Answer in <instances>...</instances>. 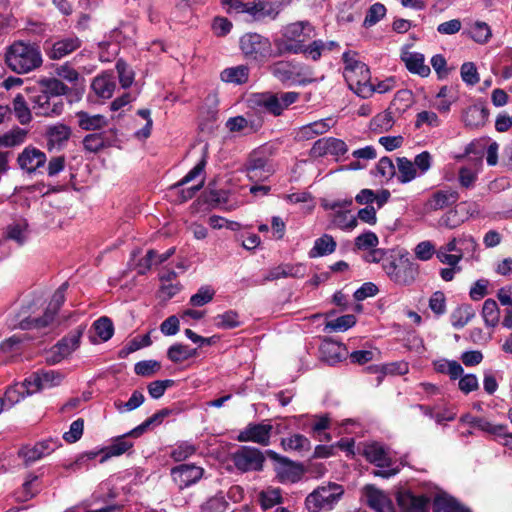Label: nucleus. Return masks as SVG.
<instances>
[{
    "label": "nucleus",
    "mask_w": 512,
    "mask_h": 512,
    "mask_svg": "<svg viewBox=\"0 0 512 512\" xmlns=\"http://www.w3.org/2000/svg\"><path fill=\"white\" fill-rule=\"evenodd\" d=\"M197 355L196 348H190L184 344H174L167 352L168 358L174 363H181Z\"/></svg>",
    "instance_id": "nucleus-42"
},
{
    "label": "nucleus",
    "mask_w": 512,
    "mask_h": 512,
    "mask_svg": "<svg viewBox=\"0 0 512 512\" xmlns=\"http://www.w3.org/2000/svg\"><path fill=\"white\" fill-rule=\"evenodd\" d=\"M116 70L118 72L121 86L123 88H128L129 86H131L134 80V73L128 67V65L124 61L119 60L116 63Z\"/></svg>",
    "instance_id": "nucleus-63"
},
{
    "label": "nucleus",
    "mask_w": 512,
    "mask_h": 512,
    "mask_svg": "<svg viewBox=\"0 0 512 512\" xmlns=\"http://www.w3.org/2000/svg\"><path fill=\"white\" fill-rule=\"evenodd\" d=\"M313 27L308 21H297L284 26L281 30L282 37L275 40L278 54H293L295 46H303L311 37Z\"/></svg>",
    "instance_id": "nucleus-4"
},
{
    "label": "nucleus",
    "mask_w": 512,
    "mask_h": 512,
    "mask_svg": "<svg viewBox=\"0 0 512 512\" xmlns=\"http://www.w3.org/2000/svg\"><path fill=\"white\" fill-rule=\"evenodd\" d=\"M27 224L24 222L13 223L6 228V238L23 245L26 241Z\"/></svg>",
    "instance_id": "nucleus-54"
},
{
    "label": "nucleus",
    "mask_w": 512,
    "mask_h": 512,
    "mask_svg": "<svg viewBox=\"0 0 512 512\" xmlns=\"http://www.w3.org/2000/svg\"><path fill=\"white\" fill-rule=\"evenodd\" d=\"M401 60L405 63L409 72L421 77H428L431 73L430 67L425 64V57L418 52H402Z\"/></svg>",
    "instance_id": "nucleus-25"
},
{
    "label": "nucleus",
    "mask_w": 512,
    "mask_h": 512,
    "mask_svg": "<svg viewBox=\"0 0 512 512\" xmlns=\"http://www.w3.org/2000/svg\"><path fill=\"white\" fill-rule=\"evenodd\" d=\"M292 49L293 54H303L307 59L318 61L324 53L323 40H314L309 44L303 46H295Z\"/></svg>",
    "instance_id": "nucleus-41"
},
{
    "label": "nucleus",
    "mask_w": 512,
    "mask_h": 512,
    "mask_svg": "<svg viewBox=\"0 0 512 512\" xmlns=\"http://www.w3.org/2000/svg\"><path fill=\"white\" fill-rule=\"evenodd\" d=\"M40 86L42 88L41 90L51 96L54 102H63L60 97L66 95L69 91V88L56 78L43 79L40 81Z\"/></svg>",
    "instance_id": "nucleus-36"
},
{
    "label": "nucleus",
    "mask_w": 512,
    "mask_h": 512,
    "mask_svg": "<svg viewBox=\"0 0 512 512\" xmlns=\"http://www.w3.org/2000/svg\"><path fill=\"white\" fill-rule=\"evenodd\" d=\"M215 295V290L211 286H202L191 296L190 304L195 307H201L211 302Z\"/></svg>",
    "instance_id": "nucleus-56"
},
{
    "label": "nucleus",
    "mask_w": 512,
    "mask_h": 512,
    "mask_svg": "<svg viewBox=\"0 0 512 512\" xmlns=\"http://www.w3.org/2000/svg\"><path fill=\"white\" fill-rule=\"evenodd\" d=\"M356 319L354 315L347 314L326 323V329L331 331H346L354 326Z\"/></svg>",
    "instance_id": "nucleus-60"
},
{
    "label": "nucleus",
    "mask_w": 512,
    "mask_h": 512,
    "mask_svg": "<svg viewBox=\"0 0 512 512\" xmlns=\"http://www.w3.org/2000/svg\"><path fill=\"white\" fill-rule=\"evenodd\" d=\"M28 394V385H26V380L23 383H16L14 385L9 386L4 394V406L11 408L15 404L19 403L25 396Z\"/></svg>",
    "instance_id": "nucleus-39"
},
{
    "label": "nucleus",
    "mask_w": 512,
    "mask_h": 512,
    "mask_svg": "<svg viewBox=\"0 0 512 512\" xmlns=\"http://www.w3.org/2000/svg\"><path fill=\"white\" fill-rule=\"evenodd\" d=\"M461 78L467 85H475L479 82L477 68L472 62H465L461 66Z\"/></svg>",
    "instance_id": "nucleus-64"
},
{
    "label": "nucleus",
    "mask_w": 512,
    "mask_h": 512,
    "mask_svg": "<svg viewBox=\"0 0 512 512\" xmlns=\"http://www.w3.org/2000/svg\"><path fill=\"white\" fill-rule=\"evenodd\" d=\"M47 161L46 155L41 150L28 146L18 156L17 162L21 169L28 173H34L43 167Z\"/></svg>",
    "instance_id": "nucleus-17"
},
{
    "label": "nucleus",
    "mask_w": 512,
    "mask_h": 512,
    "mask_svg": "<svg viewBox=\"0 0 512 512\" xmlns=\"http://www.w3.org/2000/svg\"><path fill=\"white\" fill-rule=\"evenodd\" d=\"M26 94L29 102L32 103V109L36 115L40 116H59L63 109V102H54L51 96L42 90L35 88H26Z\"/></svg>",
    "instance_id": "nucleus-10"
},
{
    "label": "nucleus",
    "mask_w": 512,
    "mask_h": 512,
    "mask_svg": "<svg viewBox=\"0 0 512 512\" xmlns=\"http://www.w3.org/2000/svg\"><path fill=\"white\" fill-rule=\"evenodd\" d=\"M259 502L264 510L270 509L282 502L281 491L278 488H268L259 494Z\"/></svg>",
    "instance_id": "nucleus-50"
},
{
    "label": "nucleus",
    "mask_w": 512,
    "mask_h": 512,
    "mask_svg": "<svg viewBox=\"0 0 512 512\" xmlns=\"http://www.w3.org/2000/svg\"><path fill=\"white\" fill-rule=\"evenodd\" d=\"M382 268L391 281L402 286L412 284L419 274L418 264L404 256L391 258Z\"/></svg>",
    "instance_id": "nucleus-6"
},
{
    "label": "nucleus",
    "mask_w": 512,
    "mask_h": 512,
    "mask_svg": "<svg viewBox=\"0 0 512 512\" xmlns=\"http://www.w3.org/2000/svg\"><path fill=\"white\" fill-rule=\"evenodd\" d=\"M239 47L244 57L250 61L264 62L273 55L269 38L256 32L242 35L239 39Z\"/></svg>",
    "instance_id": "nucleus-5"
},
{
    "label": "nucleus",
    "mask_w": 512,
    "mask_h": 512,
    "mask_svg": "<svg viewBox=\"0 0 512 512\" xmlns=\"http://www.w3.org/2000/svg\"><path fill=\"white\" fill-rule=\"evenodd\" d=\"M386 14V7L381 3H374L367 11L364 26L371 27L379 22Z\"/></svg>",
    "instance_id": "nucleus-59"
},
{
    "label": "nucleus",
    "mask_w": 512,
    "mask_h": 512,
    "mask_svg": "<svg viewBox=\"0 0 512 512\" xmlns=\"http://www.w3.org/2000/svg\"><path fill=\"white\" fill-rule=\"evenodd\" d=\"M459 199L456 190H437L426 200L424 208L427 212L442 210L455 204Z\"/></svg>",
    "instance_id": "nucleus-19"
},
{
    "label": "nucleus",
    "mask_w": 512,
    "mask_h": 512,
    "mask_svg": "<svg viewBox=\"0 0 512 512\" xmlns=\"http://www.w3.org/2000/svg\"><path fill=\"white\" fill-rule=\"evenodd\" d=\"M346 152V143L333 137L321 138L317 140L311 148V155L313 157H322L327 154L340 156Z\"/></svg>",
    "instance_id": "nucleus-18"
},
{
    "label": "nucleus",
    "mask_w": 512,
    "mask_h": 512,
    "mask_svg": "<svg viewBox=\"0 0 512 512\" xmlns=\"http://www.w3.org/2000/svg\"><path fill=\"white\" fill-rule=\"evenodd\" d=\"M93 328L102 341H108L114 333L112 321L108 317H101L93 324Z\"/></svg>",
    "instance_id": "nucleus-55"
},
{
    "label": "nucleus",
    "mask_w": 512,
    "mask_h": 512,
    "mask_svg": "<svg viewBox=\"0 0 512 512\" xmlns=\"http://www.w3.org/2000/svg\"><path fill=\"white\" fill-rule=\"evenodd\" d=\"M115 81L111 74H102L94 78L91 87L101 98H110L115 89Z\"/></svg>",
    "instance_id": "nucleus-37"
},
{
    "label": "nucleus",
    "mask_w": 512,
    "mask_h": 512,
    "mask_svg": "<svg viewBox=\"0 0 512 512\" xmlns=\"http://www.w3.org/2000/svg\"><path fill=\"white\" fill-rule=\"evenodd\" d=\"M299 93L294 91L281 94L262 93L254 95L252 102L258 107L264 108L267 112L279 116L283 110L295 103Z\"/></svg>",
    "instance_id": "nucleus-8"
},
{
    "label": "nucleus",
    "mask_w": 512,
    "mask_h": 512,
    "mask_svg": "<svg viewBox=\"0 0 512 512\" xmlns=\"http://www.w3.org/2000/svg\"><path fill=\"white\" fill-rule=\"evenodd\" d=\"M268 457L274 461V470L281 483H296L305 474L304 464L291 461L287 457L269 450Z\"/></svg>",
    "instance_id": "nucleus-9"
},
{
    "label": "nucleus",
    "mask_w": 512,
    "mask_h": 512,
    "mask_svg": "<svg viewBox=\"0 0 512 512\" xmlns=\"http://www.w3.org/2000/svg\"><path fill=\"white\" fill-rule=\"evenodd\" d=\"M469 35L476 43L486 44L492 37V31L486 22L476 21L471 26Z\"/></svg>",
    "instance_id": "nucleus-47"
},
{
    "label": "nucleus",
    "mask_w": 512,
    "mask_h": 512,
    "mask_svg": "<svg viewBox=\"0 0 512 512\" xmlns=\"http://www.w3.org/2000/svg\"><path fill=\"white\" fill-rule=\"evenodd\" d=\"M337 244L334 238L329 234H324L314 241V245L309 251L310 258H317L332 254L336 250Z\"/></svg>",
    "instance_id": "nucleus-35"
},
{
    "label": "nucleus",
    "mask_w": 512,
    "mask_h": 512,
    "mask_svg": "<svg viewBox=\"0 0 512 512\" xmlns=\"http://www.w3.org/2000/svg\"><path fill=\"white\" fill-rule=\"evenodd\" d=\"M333 455L332 450H314L313 455L304 464L305 473H309L314 478L322 477L327 469L322 462H318V459H326Z\"/></svg>",
    "instance_id": "nucleus-28"
},
{
    "label": "nucleus",
    "mask_w": 512,
    "mask_h": 512,
    "mask_svg": "<svg viewBox=\"0 0 512 512\" xmlns=\"http://www.w3.org/2000/svg\"><path fill=\"white\" fill-rule=\"evenodd\" d=\"M247 176L251 181H263L273 174L274 170L266 159L251 157L246 164Z\"/></svg>",
    "instance_id": "nucleus-24"
},
{
    "label": "nucleus",
    "mask_w": 512,
    "mask_h": 512,
    "mask_svg": "<svg viewBox=\"0 0 512 512\" xmlns=\"http://www.w3.org/2000/svg\"><path fill=\"white\" fill-rule=\"evenodd\" d=\"M145 400L143 393L139 390H135L129 400L125 403L121 401L115 402V407L119 412H129L140 407Z\"/></svg>",
    "instance_id": "nucleus-57"
},
{
    "label": "nucleus",
    "mask_w": 512,
    "mask_h": 512,
    "mask_svg": "<svg viewBox=\"0 0 512 512\" xmlns=\"http://www.w3.org/2000/svg\"><path fill=\"white\" fill-rule=\"evenodd\" d=\"M369 369L374 373L381 375H404L408 373L409 366L407 362L399 361L383 365L370 366Z\"/></svg>",
    "instance_id": "nucleus-45"
},
{
    "label": "nucleus",
    "mask_w": 512,
    "mask_h": 512,
    "mask_svg": "<svg viewBox=\"0 0 512 512\" xmlns=\"http://www.w3.org/2000/svg\"><path fill=\"white\" fill-rule=\"evenodd\" d=\"M28 96L26 90L24 93H18L12 101V109L15 117L22 124H28L32 120L31 110L28 107Z\"/></svg>",
    "instance_id": "nucleus-34"
},
{
    "label": "nucleus",
    "mask_w": 512,
    "mask_h": 512,
    "mask_svg": "<svg viewBox=\"0 0 512 512\" xmlns=\"http://www.w3.org/2000/svg\"><path fill=\"white\" fill-rule=\"evenodd\" d=\"M236 467L241 471L260 470L264 455L260 450H238L233 457Z\"/></svg>",
    "instance_id": "nucleus-20"
},
{
    "label": "nucleus",
    "mask_w": 512,
    "mask_h": 512,
    "mask_svg": "<svg viewBox=\"0 0 512 512\" xmlns=\"http://www.w3.org/2000/svg\"><path fill=\"white\" fill-rule=\"evenodd\" d=\"M175 253V248L168 249L165 253L158 254L155 250H149L141 259L140 266L149 269L153 264H161L167 261Z\"/></svg>",
    "instance_id": "nucleus-48"
},
{
    "label": "nucleus",
    "mask_w": 512,
    "mask_h": 512,
    "mask_svg": "<svg viewBox=\"0 0 512 512\" xmlns=\"http://www.w3.org/2000/svg\"><path fill=\"white\" fill-rule=\"evenodd\" d=\"M367 504L376 512H396L392 500L388 495L372 485L363 489Z\"/></svg>",
    "instance_id": "nucleus-15"
},
{
    "label": "nucleus",
    "mask_w": 512,
    "mask_h": 512,
    "mask_svg": "<svg viewBox=\"0 0 512 512\" xmlns=\"http://www.w3.org/2000/svg\"><path fill=\"white\" fill-rule=\"evenodd\" d=\"M333 224L343 230H353L358 221L356 217L349 214V211H338L333 216Z\"/></svg>",
    "instance_id": "nucleus-58"
},
{
    "label": "nucleus",
    "mask_w": 512,
    "mask_h": 512,
    "mask_svg": "<svg viewBox=\"0 0 512 512\" xmlns=\"http://www.w3.org/2000/svg\"><path fill=\"white\" fill-rule=\"evenodd\" d=\"M331 420L327 414L314 415L311 417V433L312 436L319 442L331 441V436L327 432L330 427Z\"/></svg>",
    "instance_id": "nucleus-31"
},
{
    "label": "nucleus",
    "mask_w": 512,
    "mask_h": 512,
    "mask_svg": "<svg viewBox=\"0 0 512 512\" xmlns=\"http://www.w3.org/2000/svg\"><path fill=\"white\" fill-rule=\"evenodd\" d=\"M398 180L401 183H408L416 178L417 170L412 161L405 157L397 158Z\"/></svg>",
    "instance_id": "nucleus-46"
},
{
    "label": "nucleus",
    "mask_w": 512,
    "mask_h": 512,
    "mask_svg": "<svg viewBox=\"0 0 512 512\" xmlns=\"http://www.w3.org/2000/svg\"><path fill=\"white\" fill-rule=\"evenodd\" d=\"M273 426L269 423H250L237 435L240 442H254L262 446L269 445Z\"/></svg>",
    "instance_id": "nucleus-13"
},
{
    "label": "nucleus",
    "mask_w": 512,
    "mask_h": 512,
    "mask_svg": "<svg viewBox=\"0 0 512 512\" xmlns=\"http://www.w3.org/2000/svg\"><path fill=\"white\" fill-rule=\"evenodd\" d=\"M47 147L49 150L63 148L71 137V129L65 124L49 126L46 131Z\"/></svg>",
    "instance_id": "nucleus-22"
},
{
    "label": "nucleus",
    "mask_w": 512,
    "mask_h": 512,
    "mask_svg": "<svg viewBox=\"0 0 512 512\" xmlns=\"http://www.w3.org/2000/svg\"><path fill=\"white\" fill-rule=\"evenodd\" d=\"M215 326L220 329H233L240 325L237 312L229 310L214 318Z\"/></svg>",
    "instance_id": "nucleus-52"
},
{
    "label": "nucleus",
    "mask_w": 512,
    "mask_h": 512,
    "mask_svg": "<svg viewBox=\"0 0 512 512\" xmlns=\"http://www.w3.org/2000/svg\"><path fill=\"white\" fill-rule=\"evenodd\" d=\"M343 61V75L349 88L363 98L371 95V88L368 87L371 77L367 65L351 57L349 53L343 54Z\"/></svg>",
    "instance_id": "nucleus-2"
},
{
    "label": "nucleus",
    "mask_w": 512,
    "mask_h": 512,
    "mask_svg": "<svg viewBox=\"0 0 512 512\" xmlns=\"http://www.w3.org/2000/svg\"><path fill=\"white\" fill-rule=\"evenodd\" d=\"M397 502L402 512H429V499L424 495L415 496L409 491L399 492Z\"/></svg>",
    "instance_id": "nucleus-21"
},
{
    "label": "nucleus",
    "mask_w": 512,
    "mask_h": 512,
    "mask_svg": "<svg viewBox=\"0 0 512 512\" xmlns=\"http://www.w3.org/2000/svg\"><path fill=\"white\" fill-rule=\"evenodd\" d=\"M63 375L54 370H41L32 373L26 379L28 394H34L44 389H50L61 384Z\"/></svg>",
    "instance_id": "nucleus-12"
},
{
    "label": "nucleus",
    "mask_w": 512,
    "mask_h": 512,
    "mask_svg": "<svg viewBox=\"0 0 512 512\" xmlns=\"http://www.w3.org/2000/svg\"><path fill=\"white\" fill-rule=\"evenodd\" d=\"M280 11L279 0H259L251 2L248 15L254 21H264L265 19H275Z\"/></svg>",
    "instance_id": "nucleus-16"
},
{
    "label": "nucleus",
    "mask_w": 512,
    "mask_h": 512,
    "mask_svg": "<svg viewBox=\"0 0 512 512\" xmlns=\"http://www.w3.org/2000/svg\"><path fill=\"white\" fill-rule=\"evenodd\" d=\"M344 488L334 482L318 486L305 499L306 508L310 512L329 511L339 502Z\"/></svg>",
    "instance_id": "nucleus-3"
},
{
    "label": "nucleus",
    "mask_w": 512,
    "mask_h": 512,
    "mask_svg": "<svg viewBox=\"0 0 512 512\" xmlns=\"http://www.w3.org/2000/svg\"><path fill=\"white\" fill-rule=\"evenodd\" d=\"M80 45L81 41L76 36L59 39L52 44L47 51V55L52 60H60L77 50Z\"/></svg>",
    "instance_id": "nucleus-23"
},
{
    "label": "nucleus",
    "mask_w": 512,
    "mask_h": 512,
    "mask_svg": "<svg viewBox=\"0 0 512 512\" xmlns=\"http://www.w3.org/2000/svg\"><path fill=\"white\" fill-rule=\"evenodd\" d=\"M333 121L330 118L321 119L307 125L302 126L299 129L298 136L301 139L309 140L317 135L326 133L332 126Z\"/></svg>",
    "instance_id": "nucleus-33"
},
{
    "label": "nucleus",
    "mask_w": 512,
    "mask_h": 512,
    "mask_svg": "<svg viewBox=\"0 0 512 512\" xmlns=\"http://www.w3.org/2000/svg\"><path fill=\"white\" fill-rule=\"evenodd\" d=\"M221 80L227 83L243 84L249 77V68L246 65H238L224 69L220 74Z\"/></svg>",
    "instance_id": "nucleus-40"
},
{
    "label": "nucleus",
    "mask_w": 512,
    "mask_h": 512,
    "mask_svg": "<svg viewBox=\"0 0 512 512\" xmlns=\"http://www.w3.org/2000/svg\"><path fill=\"white\" fill-rule=\"evenodd\" d=\"M67 288L68 283H63L53 294L44 315L42 317H28L24 319L21 321L20 327L22 329H42L52 324L58 310L65 301V292Z\"/></svg>",
    "instance_id": "nucleus-7"
},
{
    "label": "nucleus",
    "mask_w": 512,
    "mask_h": 512,
    "mask_svg": "<svg viewBox=\"0 0 512 512\" xmlns=\"http://www.w3.org/2000/svg\"><path fill=\"white\" fill-rule=\"evenodd\" d=\"M294 68L296 70L295 74V83L306 85L315 81L313 77L314 72L313 69L300 63H294Z\"/></svg>",
    "instance_id": "nucleus-61"
},
{
    "label": "nucleus",
    "mask_w": 512,
    "mask_h": 512,
    "mask_svg": "<svg viewBox=\"0 0 512 512\" xmlns=\"http://www.w3.org/2000/svg\"><path fill=\"white\" fill-rule=\"evenodd\" d=\"M42 62V54L36 44L15 41L6 49L5 63L15 73H29L39 68Z\"/></svg>",
    "instance_id": "nucleus-1"
},
{
    "label": "nucleus",
    "mask_w": 512,
    "mask_h": 512,
    "mask_svg": "<svg viewBox=\"0 0 512 512\" xmlns=\"http://www.w3.org/2000/svg\"><path fill=\"white\" fill-rule=\"evenodd\" d=\"M474 316L475 311L471 305H461L451 314L452 326L457 329L463 328Z\"/></svg>",
    "instance_id": "nucleus-43"
},
{
    "label": "nucleus",
    "mask_w": 512,
    "mask_h": 512,
    "mask_svg": "<svg viewBox=\"0 0 512 512\" xmlns=\"http://www.w3.org/2000/svg\"><path fill=\"white\" fill-rule=\"evenodd\" d=\"M78 125L86 131L100 130L108 125V120L101 114H90L85 111L76 113Z\"/></svg>",
    "instance_id": "nucleus-30"
},
{
    "label": "nucleus",
    "mask_w": 512,
    "mask_h": 512,
    "mask_svg": "<svg viewBox=\"0 0 512 512\" xmlns=\"http://www.w3.org/2000/svg\"><path fill=\"white\" fill-rule=\"evenodd\" d=\"M482 317L487 327H496L500 320V310L495 300L486 299L482 307Z\"/></svg>",
    "instance_id": "nucleus-44"
},
{
    "label": "nucleus",
    "mask_w": 512,
    "mask_h": 512,
    "mask_svg": "<svg viewBox=\"0 0 512 512\" xmlns=\"http://www.w3.org/2000/svg\"><path fill=\"white\" fill-rule=\"evenodd\" d=\"M161 365L156 360H144L137 362L134 366V371L140 376H151L160 369Z\"/></svg>",
    "instance_id": "nucleus-62"
},
{
    "label": "nucleus",
    "mask_w": 512,
    "mask_h": 512,
    "mask_svg": "<svg viewBox=\"0 0 512 512\" xmlns=\"http://www.w3.org/2000/svg\"><path fill=\"white\" fill-rule=\"evenodd\" d=\"M171 411L169 409H162L146 419L141 425L134 428L131 432L128 433L129 436H140L148 427L151 425H158L160 424L165 417H167Z\"/></svg>",
    "instance_id": "nucleus-49"
},
{
    "label": "nucleus",
    "mask_w": 512,
    "mask_h": 512,
    "mask_svg": "<svg viewBox=\"0 0 512 512\" xmlns=\"http://www.w3.org/2000/svg\"><path fill=\"white\" fill-rule=\"evenodd\" d=\"M481 169V161L477 160L470 165L461 166L458 170V181L462 188H473Z\"/></svg>",
    "instance_id": "nucleus-32"
},
{
    "label": "nucleus",
    "mask_w": 512,
    "mask_h": 512,
    "mask_svg": "<svg viewBox=\"0 0 512 512\" xmlns=\"http://www.w3.org/2000/svg\"><path fill=\"white\" fill-rule=\"evenodd\" d=\"M82 332L81 329L75 330L54 345L50 351L47 352V363L57 364L75 351L80 345Z\"/></svg>",
    "instance_id": "nucleus-11"
},
{
    "label": "nucleus",
    "mask_w": 512,
    "mask_h": 512,
    "mask_svg": "<svg viewBox=\"0 0 512 512\" xmlns=\"http://www.w3.org/2000/svg\"><path fill=\"white\" fill-rule=\"evenodd\" d=\"M460 421L464 424H467L471 427L478 428L484 432L497 435V436H507L506 430L507 427L505 425H494L488 420L480 417H475L471 414H465L460 418Z\"/></svg>",
    "instance_id": "nucleus-26"
},
{
    "label": "nucleus",
    "mask_w": 512,
    "mask_h": 512,
    "mask_svg": "<svg viewBox=\"0 0 512 512\" xmlns=\"http://www.w3.org/2000/svg\"><path fill=\"white\" fill-rule=\"evenodd\" d=\"M27 136V131L16 127L8 133L0 136V145L6 147H13L22 144Z\"/></svg>",
    "instance_id": "nucleus-51"
},
{
    "label": "nucleus",
    "mask_w": 512,
    "mask_h": 512,
    "mask_svg": "<svg viewBox=\"0 0 512 512\" xmlns=\"http://www.w3.org/2000/svg\"><path fill=\"white\" fill-rule=\"evenodd\" d=\"M434 512H470L453 497L446 494L436 496L433 503Z\"/></svg>",
    "instance_id": "nucleus-38"
},
{
    "label": "nucleus",
    "mask_w": 512,
    "mask_h": 512,
    "mask_svg": "<svg viewBox=\"0 0 512 512\" xmlns=\"http://www.w3.org/2000/svg\"><path fill=\"white\" fill-rule=\"evenodd\" d=\"M291 61H278L269 66L270 73L282 83H295L296 70Z\"/></svg>",
    "instance_id": "nucleus-29"
},
{
    "label": "nucleus",
    "mask_w": 512,
    "mask_h": 512,
    "mask_svg": "<svg viewBox=\"0 0 512 512\" xmlns=\"http://www.w3.org/2000/svg\"><path fill=\"white\" fill-rule=\"evenodd\" d=\"M262 126L261 119H254L252 116H236L229 118L226 122V127L231 132H256Z\"/></svg>",
    "instance_id": "nucleus-27"
},
{
    "label": "nucleus",
    "mask_w": 512,
    "mask_h": 512,
    "mask_svg": "<svg viewBox=\"0 0 512 512\" xmlns=\"http://www.w3.org/2000/svg\"><path fill=\"white\" fill-rule=\"evenodd\" d=\"M203 475V469L194 464H180L171 470V476L180 489L195 484Z\"/></svg>",
    "instance_id": "nucleus-14"
},
{
    "label": "nucleus",
    "mask_w": 512,
    "mask_h": 512,
    "mask_svg": "<svg viewBox=\"0 0 512 512\" xmlns=\"http://www.w3.org/2000/svg\"><path fill=\"white\" fill-rule=\"evenodd\" d=\"M106 146V139L103 133L88 134L83 139V147L87 152L97 153Z\"/></svg>",
    "instance_id": "nucleus-53"
}]
</instances>
